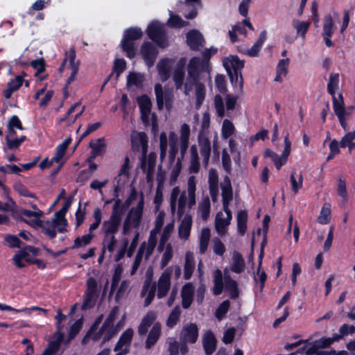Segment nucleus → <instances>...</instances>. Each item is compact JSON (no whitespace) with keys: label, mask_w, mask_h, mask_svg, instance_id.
<instances>
[{"label":"nucleus","mask_w":355,"mask_h":355,"mask_svg":"<svg viewBox=\"0 0 355 355\" xmlns=\"http://www.w3.org/2000/svg\"><path fill=\"white\" fill-rule=\"evenodd\" d=\"M71 200L70 199H67L64 200V202L62 207V208L57 212L55 213L53 217L55 218L61 225H67V220L64 218L65 214L71 206Z\"/></svg>","instance_id":"nucleus-45"},{"label":"nucleus","mask_w":355,"mask_h":355,"mask_svg":"<svg viewBox=\"0 0 355 355\" xmlns=\"http://www.w3.org/2000/svg\"><path fill=\"white\" fill-rule=\"evenodd\" d=\"M234 132V124L228 119H225L222 125V136L227 139L230 137Z\"/></svg>","instance_id":"nucleus-58"},{"label":"nucleus","mask_w":355,"mask_h":355,"mask_svg":"<svg viewBox=\"0 0 355 355\" xmlns=\"http://www.w3.org/2000/svg\"><path fill=\"white\" fill-rule=\"evenodd\" d=\"M333 108L335 114H336V112H339L345 119H348L354 110L353 105L345 107L342 94L338 95V100L334 99V107Z\"/></svg>","instance_id":"nucleus-17"},{"label":"nucleus","mask_w":355,"mask_h":355,"mask_svg":"<svg viewBox=\"0 0 355 355\" xmlns=\"http://www.w3.org/2000/svg\"><path fill=\"white\" fill-rule=\"evenodd\" d=\"M230 306V303L229 300L223 301L218 307L216 311V317L218 320H222L225 314L227 313Z\"/></svg>","instance_id":"nucleus-60"},{"label":"nucleus","mask_w":355,"mask_h":355,"mask_svg":"<svg viewBox=\"0 0 355 355\" xmlns=\"http://www.w3.org/2000/svg\"><path fill=\"white\" fill-rule=\"evenodd\" d=\"M223 65L227 72H237L241 71L244 67V62L239 60L237 56L232 55L223 61Z\"/></svg>","instance_id":"nucleus-22"},{"label":"nucleus","mask_w":355,"mask_h":355,"mask_svg":"<svg viewBox=\"0 0 355 355\" xmlns=\"http://www.w3.org/2000/svg\"><path fill=\"white\" fill-rule=\"evenodd\" d=\"M216 339L210 330L205 332L202 338V345L207 355H211L216 348Z\"/></svg>","instance_id":"nucleus-19"},{"label":"nucleus","mask_w":355,"mask_h":355,"mask_svg":"<svg viewBox=\"0 0 355 355\" xmlns=\"http://www.w3.org/2000/svg\"><path fill=\"white\" fill-rule=\"evenodd\" d=\"M134 331L132 329H126L121 336L118 343H116L114 351L117 352L124 349H128L130 345Z\"/></svg>","instance_id":"nucleus-24"},{"label":"nucleus","mask_w":355,"mask_h":355,"mask_svg":"<svg viewBox=\"0 0 355 355\" xmlns=\"http://www.w3.org/2000/svg\"><path fill=\"white\" fill-rule=\"evenodd\" d=\"M210 239V230L207 227L203 228L201 231L200 238V252L201 254H204L207 249V245L209 244Z\"/></svg>","instance_id":"nucleus-47"},{"label":"nucleus","mask_w":355,"mask_h":355,"mask_svg":"<svg viewBox=\"0 0 355 355\" xmlns=\"http://www.w3.org/2000/svg\"><path fill=\"white\" fill-rule=\"evenodd\" d=\"M222 190L223 205H230L233 199L232 187L228 176H225L220 184Z\"/></svg>","instance_id":"nucleus-21"},{"label":"nucleus","mask_w":355,"mask_h":355,"mask_svg":"<svg viewBox=\"0 0 355 355\" xmlns=\"http://www.w3.org/2000/svg\"><path fill=\"white\" fill-rule=\"evenodd\" d=\"M245 266L243 256L239 252L234 251L232 256L231 270L236 273H241L245 270Z\"/></svg>","instance_id":"nucleus-31"},{"label":"nucleus","mask_w":355,"mask_h":355,"mask_svg":"<svg viewBox=\"0 0 355 355\" xmlns=\"http://www.w3.org/2000/svg\"><path fill=\"white\" fill-rule=\"evenodd\" d=\"M63 338L64 334L62 333H59L56 340L51 341L49 343L48 347L44 350L41 355H55L60 349Z\"/></svg>","instance_id":"nucleus-37"},{"label":"nucleus","mask_w":355,"mask_h":355,"mask_svg":"<svg viewBox=\"0 0 355 355\" xmlns=\"http://www.w3.org/2000/svg\"><path fill=\"white\" fill-rule=\"evenodd\" d=\"M180 314L181 309L180 306L177 305L171 312L166 320V325L170 328H173L179 321Z\"/></svg>","instance_id":"nucleus-51"},{"label":"nucleus","mask_w":355,"mask_h":355,"mask_svg":"<svg viewBox=\"0 0 355 355\" xmlns=\"http://www.w3.org/2000/svg\"><path fill=\"white\" fill-rule=\"evenodd\" d=\"M40 223L39 225H41L43 229V232L45 234L49 236V238L53 239L56 236V232H64L65 229V225H61L60 221L57 220L55 218H52L51 220H46L43 224Z\"/></svg>","instance_id":"nucleus-8"},{"label":"nucleus","mask_w":355,"mask_h":355,"mask_svg":"<svg viewBox=\"0 0 355 355\" xmlns=\"http://www.w3.org/2000/svg\"><path fill=\"white\" fill-rule=\"evenodd\" d=\"M155 320V315L153 312L148 313L142 319L141 324L138 328V333L140 336H144L148 328L153 324Z\"/></svg>","instance_id":"nucleus-36"},{"label":"nucleus","mask_w":355,"mask_h":355,"mask_svg":"<svg viewBox=\"0 0 355 355\" xmlns=\"http://www.w3.org/2000/svg\"><path fill=\"white\" fill-rule=\"evenodd\" d=\"M195 268L194 258L191 252H187L185 256V263L184 268V277L185 279H189L192 276Z\"/></svg>","instance_id":"nucleus-38"},{"label":"nucleus","mask_w":355,"mask_h":355,"mask_svg":"<svg viewBox=\"0 0 355 355\" xmlns=\"http://www.w3.org/2000/svg\"><path fill=\"white\" fill-rule=\"evenodd\" d=\"M155 93L157 109L162 110L165 105L166 109L170 110L173 107L174 94L172 89L164 88L160 84L155 86Z\"/></svg>","instance_id":"nucleus-2"},{"label":"nucleus","mask_w":355,"mask_h":355,"mask_svg":"<svg viewBox=\"0 0 355 355\" xmlns=\"http://www.w3.org/2000/svg\"><path fill=\"white\" fill-rule=\"evenodd\" d=\"M295 171H292L291 174V182L292 185V190L294 193H297L298 190L302 188L303 184V176L302 173H300L298 176V180L295 178Z\"/></svg>","instance_id":"nucleus-62"},{"label":"nucleus","mask_w":355,"mask_h":355,"mask_svg":"<svg viewBox=\"0 0 355 355\" xmlns=\"http://www.w3.org/2000/svg\"><path fill=\"white\" fill-rule=\"evenodd\" d=\"M83 318L76 320L70 327L67 342L73 339L80 331L83 327Z\"/></svg>","instance_id":"nucleus-57"},{"label":"nucleus","mask_w":355,"mask_h":355,"mask_svg":"<svg viewBox=\"0 0 355 355\" xmlns=\"http://www.w3.org/2000/svg\"><path fill=\"white\" fill-rule=\"evenodd\" d=\"M23 78L22 76H17L14 79L11 80L7 85V88L5 89L3 95L4 97L7 99L10 98L12 94V93L22 85L23 83Z\"/></svg>","instance_id":"nucleus-32"},{"label":"nucleus","mask_w":355,"mask_h":355,"mask_svg":"<svg viewBox=\"0 0 355 355\" xmlns=\"http://www.w3.org/2000/svg\"><path fill=\"white\" fill-rule=\"evenodd\" d=\"M187 42L192 50H198L205 42L202 35L197 30H192L187 35Z\"/></svg>","instance_id":"nucleus-18"},{"label":"nucleus","mask_w":355,"mask_h":355,"mask_svg":"<svg viewBox=\"0 0 355 355\" xmlns=\"http://www.w3.org/2000/svg\"><path fill=\"white\" fill-rule=\"evenodd\" d=\"M182 159L177 158L173 164H171V171L170 175V184H173L180 175L182 168Z\"/></svg>","instance_id":"nucleus-49"},{"label":"nucleus","mask_w":355,"mask_h":355,"mask_svg":"<svg viewBox=\"0 0 355 355\" xmlns=\"http://www.w3.org/2000/svg\"><path fill=\"white\" fill-rule=\"evenodd\" d=\"M192 225V217L189 213H186L178 228L179 236L183 239H188Z\"/></svg>","instance_id":"nucleus-27"},{"label":"nucleus","mask_w":355,"mask_h":355,"mask_svg":"<svg viewBox=\"0 0 355 355\" xmlns=\"http://www.w3.org/2000/svg\"><path fill=\"white\" fill-rule=\"evenodd\" d=\"M198 337V328L195 323L186 324L180 332V340L182 343L193 344Z\"/></svg>","instance_id":"nucleus-11"},{"label":"nucleus","mask_w":355,"mask_h":355,"mask_svg":"<svg viewBox=\"0 0 355 355\" xmlns=\"http://www.w3.org/2000/svg\"><path fill=\"white\" fill-rule=\"evenodd\" d=\"M138 104L141 112L151 111L152 103L150 99L146 95L138 98Z\"/></svg>","instance_id":"nucleus-63"},{"label":"nucleus","mask_w":355,"mask_h":355,"mask_svg":"<svg viewBox=\"0 0 355 355\" xmlns=\"http://www.w3.org/2000/svg\"><path fill=\"white\" fill-rule=\"evenodd\" d=\"M161 332V326L159 324L156 323L153 325L152 329L148 334L146 340V347L150 349L157 341Z\"/></svg>","instance_id":"nucleus-34"},{"label":"nucleus","mask_w":355,"mask_h":355,"mask_svg":"<svg viewBox=\"0 0 355 355\" xmlns=\"http://www.w3.org/2000/svg\"><path fill=\"white\" fill-rule=\"evenodd\" d=\"M266 39V31H263L259 35V39L247 51V54L250 57H255L258 55L264 41Z\"/></svg>","instance_id":"nucleus-39"},{"label":"nucleus","mask_w":355,"mask_h":355,"mask_svg":"<svg viewBox=\"0 0 355 355\" xmlns=\"http://www.w3.org/2000/svg\"><path fill=\"white\" fill-rule=\"evenodd\" d=\"M139 137L140 139L141 144L143 148V155L141 159V168L144 173L146 174V181L148 184H153V173L150 171H146V152L147 146L146 135L144 132L139 133Z\"/></svg>","instance_id":"nucleus-14"},{"label":"nucleus","mask_w":355,"mask_h":355,"mask_svg":"<svg viewBox=\"0 0 355 355\" xmlns=\"http://www.w3.org/2000/svg\"><path fill=\"white\" fill-rule=\"evenodd\" d=\"M198 143L200 153L202 157V162L205 167H207L211 151V141L206 135L200 132L198 136Z\"/></svg>","instance_id":"nucleus-9"},{"label":"nucleus","mask_w":355,"mask_h":355,"mask_svg":"<svg viewBox=\"0 0 355 355\" xmlns=\"http://www.w3.org/2000/svg\"><path fill=\"white\" fill-rule=\"evenodd\" d=\"M178 200L177 214L180 218L185 214V207L188 200V193L183 191L180 193L179 187H176L172 189L170 197V207L173 214L176 209V202Z\"/></svg>","instance_id":"nucleus-3"},{"label":"nucleus","mask_w":355,"mask_h":355,"mask_svg":"<svg viewBox=\"0 0 355 355\" xmlns=\"http://www.w3.org/2000/svg\"><path fill=\"white\" fill-rule=\"evenodd\" d=\"M145 246H146V243H143L141 245V246L139 247V249L137 252L135 261L132 265L131 275H133L136 272L137 270L138 269V268L141 263V259L143 257V254H144V252L145 250Z\"/></svg>","instance_id":"nucleus-61"},{"label":"nucleus","mask_w":355,"mask_h":355,"mask_svg":"<svg viewBox=\"0 0 355 355\" xmlns=\"http://www.w3.org/2000/svg\"><path fill=\"white\" fill-rule=\"evenodd\" d=\"M168 146L167 136L164 132H161L159 135V148L160 153L159 157L161 161H163L166 155V150Z\"/></svg>","instance_id":"nucleus-55"},{"label":"nucleus","mask_w":355,"mask_h":355,"mask_svg":"<svg viewBox=\"0 0 355 355\" xmlns=\"http://www.w3.org/2000/svg\"><path fill=\"white\" fill-rule=\"evenodd\" d=\"M157 53L156 48L151 42H146L141 47V54L148 67L154 64Z\"/></svg>","instance_id":"nucleus-13"},{"label":"nucleus","mask_w":355,"mask_h":355,"mask_svg":"<svg viewBox=\"0 0 355 355\" xmlns=\"http://www.w3.org/2000/svg\"><path fill=\"white\" fill-rule=\"evenodd\" d=\"M170 18L167 21V24L173 28H182L189 25V22L184 21L179 15H174L172 11H169Z\"/></svg>","instance_id":"nucleus-44"},{"label":"nucleus","mask_w":355,"mask_h":355,"mask_svg":"<svg viewBox=\"0 0 355 355\" xmlns=\"http://www.w3.org/2000/svg\"><path fill=\"white\" fill-rule=\"evenodd\" d=\"M333 17L331 15H327L323 19V31L322 35L331 36L335 28Z\"/></svg>","instance_id":"nucleus-48"},{"label":"nucleus","mask_w":355,"mask_h":355,"mask_svg":"<svg viewBox=\"0 0 355 355\" xmlns=\"http://www.w3.org/2000/svg\"><path fill=\"white\" fill-rule=\"evenodd\" d=\"M331 218V209L329 204H324L322 207L320 215L318 217V222L324 225L329 222Z\"/></svg>","instance_id":"nucleus-52"},{"label":"nucleus","mask_w":355,"mask_h":355,"mask_svg":"<svg viewBox=\"0 0 355 355\" xmlns=\"http://www.w3.org/2000/svg\"><path fill=\"white\" fill-rule=\"evenodd\" d=\"M200 76L195 80V81H191L190 83H188V77L186 79L184 83V94L185 95H189L193 89V86L195 85L196 87V109H199L202 104L205 97V87L203 84L199 82Z\"/></svg>","instance_id":"nucleus-7"},{"label":"nucleus","mask_w":355,"mask_h":355,"mask_svg":"<svg viewBox=\"0 0 355 355\" xmlns=\"http://www.w3.org/2000/svg\"><path fill=\"white\" fill-rule=\"evenodd\" d=\"M331 341L329 338H322L309 343L300 350L302 352L306 349V355H329L331 352L323 351L322 349L329 347L331 345Z\"/></svg>","instance_id":"nucleus-6"},{"label":"nucleus","mask_w":355,"mask_h":355,"mask_svg":"<svg viewBox=\"0 0 355 355\" xmlns=\"http://www.w3.org/2000/svg\"><path fill=\"white\" fill-rule=\"evenodd\" d=\"M19 213L21 215L32 218L31 222L35 225H40L41 223L39 218L42 215V211L40 209H37V211H31L26 209H20Z\"/></svg>","instance_id":"nucleus-46"},{"label":"nucleus","mask_w":355,"mask_h":355,"mask_svg":"<svg viewBox=\"0 0 355 355\" xmlns=\"http://www.w3.org/2000/svg\"><path fill=\"white\" fill-rule=\"evenodd\" d=\"M194 287L191 283H187L182 289V305L184 309H188L193 301Z\"/></svg>","instance_id":"nucleus-23"},{"label":"nucleus","mask_w":355,"mask_h":355,"mask_svg":"<svg viewBox=\"0 0 355 355\" xmlns=\"http://www.w3.org/2000/svg\"><path fill=\"white\" fill-rule=\"evenodd\" d=\"M171 272L166 270L160 276L158 281V298H162L167 294L171 286Z\"/></svg>","instance_id":"nucleus-16"},{"label":"nucleus","mask_w":355,"mask_h":355,"mask_svg":"<svg viewBox=\"0 0 355 355\" xmlns=\"http://www.w3.org/2000/svg\"><path fill=\"white\" fill-rule=\"evenodd\" d=\"M26 136H21L19 138L13 137L6 140L8 149L14 150L17 148L25 140Z\"/></svg>","instance_id":"nucleus-64"},{"label":"nucleus","mask_w":355,"mask_h":355,"mask_svg":"<svg viewBox=\"0 0 355 355\" xmlns=\"http://www.w3.org/2000/svg\"><path fill=\"white\" fill-rule=\"evenodd\" d=\"M71 139L67 138L64 139L60 144L56 148V152L54 157H52V160H55V162L60 163L63 158L65 151L70 144Z\"/></svg>","instance_id":"nucleus-40"},{"label":"nucleus","mask_w":355,"mask_h":355,"mask_svg":"<svg viewBox=\"0 0 355 355\" xmlns=\"http://www.w3.org/2000/svg\"><path fill=\"white\" fill-rule=\"evenodd\" d=\"M217 52V49L214 48H210L205 49L202 53V59L200 60L198 57L192 58L187 66L188 72V83L191 81L193 82L198 77L200 76V72L206 71L208 73L210 72V66L209 60L211 55L215 54Z\"/></svg>","instance_id":"nucleus-1"},{"label":"nucleus","mask_w":355,"mask_h":355,"mask_svg":"<svg viewBox=\"0 0 355 355\" xmlns=\"http://www.w3.org/2000/svg\"><path fill=\"white\" fill-rule=\"evenodd\" d=\"M146 32L148 37L159 47L165 48L168 46L165 28L158 21L149 24Z\"/></svg>","instance_id":"nucleus-5"},{"label":"nucleus","mask_w":355,"mask_h":355,"mask_svg":"<svg viewBox=\"0 0 355 355\" xmlns=\"http://www.w3.org/2000/svg\"><path fill=\"white\" fill-rule=\"evenodd\" d=\"M210 206V200L208 196L205 197L198 204V211L204 220H207L209 216Z\"/></svg>","instance_id":"nucleus-43"},{"label":"nucleus","mask_w":355,"mask_h":355,"mask_svg":"<svg viewBox=\"0 0 355 355\" xmlns=\"http://www.w3.org/2000/svg\"><path fill=\"white\" fill-rule=\"evenodd\" d=\"M106 143L104 138H99L90 141V159L101 156L106 149Z\"/></svg>","instance_id":"nucleus-20"},{"label":"nucleus","mask_w":355,"mask_h":355,"mask_svg":"<svg viewBox=\"0 0 355 355\" xmlns=\"http://www.w3.org/2000/svg\"><path fill=\"white\" fill-rule=\"evenodd\" d=\"M222 216L223 214L218 212L216 216L215 220V228L217 232L220 235L225 234L226 228L230 223L228 220L223 218Z\"/></svg>","instance_id":"nucleus-41"},{"label":"nucleus","mask_w":355,"mask_h":355,"mask_svg":"<svg viewBox=\"0 0 355 355\" xmlns=\"http://www.w3.org/2000/svg\"><path fill=\"white\" fill-rule=\"evenodd\" d=\"M75 58H76V52L74 48L71 47L69 49L68 51L66 52V58L64 60L62 63L60 70H62L64 66L66 64L67 62H69V66L70 68L77 67V65L75 64Z\"/></svg>","instance_id":"nucleus-54"},{"label":"nucleus","mask_w":355,"mask_h":355,"mask_svg":"<svg viewBox=\"0 0 355 355\" xmlns=\"http://www.w3.org/2000/svg\"><path fill=\"white\" fill-rule=\"evenodd\" d=\"M196 178L194 176L189 177L187 182V193H188V207L191 209L196 203Z\"/></svg>","instance_id":"nucleus-30"},{"label":"nucleus","mask_w":355,"mask_h":355,"mask_svg":"<svg viewBox=\"0 0 355 355\" xmlns=\"http://www.w3.org/2000/svg\"><path fill=\"white\" fill-rule=\"evenodd\" d=\"M142 35L143 33L140 28H130L125 31L121 46L128 57H135L134 40L141 38Z\"/></svg>","instance_id":"nucleus-4"},{"label":"nucleus","mask_w":355,"mask_h":355,"mask_svg":"<svg viewBox=\"0 0 355 355\" xmlns=\"http://www.w3.org/2000/svg\"><path fill=\"white\" fill-rule=\"evenodd\" d=\"M337 193L343 198V204L348 200L346 182L342 178H339L338 180Z\"/></svg>","instance_id":"nucleus-53"},{"label":"nucleus","mask_w":355,"mask_h":355,"mask_svg":"<svg viewBox=\"0 0 355 355\" xmlns=\"http://www.w3.org/2000/svg\"><path fill=\"white\" fill-rule=\"evenodd\" d=\"M157 68L162 82L166 81L171 75V67L168 59L161 60L157 65Z\"/></svg>","instance_id":"nucleus-28"},{"label":"nucleus","mask_w":355,"mask_h":355,"mask_svg":"<svg viewBox=\"0 0 355 355\" xmlns=\"http://www.w3.org/2000/svg\"><path fill=\"white\" fill-rule=\"evenodd\" d=\"M150 281L151 277H149L145 281L144 285L143 286L142 294H144V292H146L149 289L147 297L144 300V306H148L151 303L156 292V283L154 282L152 286H150Z\"/></svg>","instance_id":"nucleus-35"},{"label":"nucleus","mask_w":355,"mask_h":355,"mask_svg":"<svg viewBox=\"0 0 355 355\" xmlns=\"http://www.w3.org/2000/svg\"><path fill=\"white\" fill-rule=\"evenodd\" d=\"M191 160L189 166V172L191 173H197L200 169V161L198 153V148L196 145H192L190 148Z\"/></svg>","instance_id":"nucleus-33"},{"label":"nucleus","mask_w":355,"mask_h":355,"mask_svg":"<svg viewBox=\"0 0 355 355\" xmlns=\"http://www.w3.org/2000/svg\"><path fill=\"white\" fill-rule=\"evenodd\" d=\"M121 222V217L110 216L107 220H105L103 223V231L105 236H114L117 232Z\"/></svg>","instance_id":"nucleus-15"},{"label":"nucleus","mask_w":355,"mask_h":355,"mask_svg":"<svg viewBox=\"0 0 355 355\" xmlns=\"http://www.w3.org/2000/svg\"><path fill=\"white\" fill-rule=\"evenodd\" d=\"M217 275L214 277V294L216 295H220L223 289V282L221 271L218 270L216 271Z\"/></svg>","instance_id":"nucleus-56"},{"label":"nucleus","mask_w":355,"mask_h":355,"mask_svg":"<svg viewBox=\"0 0 355 355\" xmlns=\"http://www.w3.org/2000/svg\"><path fill=\"white\" fill-rule=\"evenodd\" d=\"M173 227L174 225L173 223H168L164 227L157 247V250L159 252H162L164 250V245L169 239L170 234L173 230Z\"/></svg>","instance_id":"nucleus-42"},{"label":"nucleus","mask_w":355,"mask_h":355,"mask_svg":"<svg viewBox=\"0 0 355 355\" xmlns=\"http://www.w3.org/2000/svg\"><path fill=\"white\" fill-rule=\"evenodd\" d=\"M184 62L180 60L173 73V80L175 83L176 89H180L183 85L184 80Z\"/></svg>","instance_id":"nucleus-26"},{"label":"nucleus","mask_w":355,"mask_h":355,"mask_svg":"<svg viewBox=\"0 0 355 355\" xmlns=\"http://www.w3.org/2000/svg\"><path fill=\"white\" fill-rule=\"evenodd\" d=\"M144 205V196L143 193L140 194V200L136 206V207H132L127 216V218L131 221L132 225L134 227H137L141 222L143 214Z\"/></svg>","instance_id":"nucleus-12"},{"label":"nucleus","mask_w":355,"mask_h":355,"mask_svg":"<svg viewBox=\"0 0 355 355\" xmlns=\"http://www.w3.org/2000/svg\"><path fill=\"white\" fill-rule=\"evenodd\" d=\"M224 281L225 288L230 293L231 298L236 299L238 297L239 295V291L237 283L230 277L227 270H224Z\"/></svg>","instance_id":"nucleus-25"},{"label":"nucleus","mask_w":355,"mask_h":355,"mask_svg":"<svg viewBox=\"0 0 355 355\" xmlns=\"http://www.w3.org/2000/svg\"><path fill=\"white\" fill-rule=\"evenodd\" d=\"M230 76L231 83L234 85L236 92L238 94H243V79L242 77L241 71L237 72H227Z\"/></svg>","instance_id":"nucleus-29"},{"label":"nucleus","mask_w":355,"mask_h":355,"mask_svg":"<svg viewBox=\"0 0 355 355\" xmlns=\"http://www.w3.org/2000/svg\"><path fill=\"white\" fill-rule=\"evenodd\" d=\"M96 323L97 322L90 328V338H92V339L94 340H97L102 336H103L102 343H105V342L110 340L118 333V329L114 328V325H107L105 327L103 324L99 331L92 336L93 331L96 327Z\"/></svg>","instance_id":"nucleus-10"},{"label":"nucleus","mask_w":355,"mask_h":355,"mask_svg":"<svg viewBox=\"0 0 355 355\" xmlns=\"http://www.w3.org/2000/svg\"><path fill=\"white\" fill-rule=\"evenodd\" d=\"M158 233H155L154 231H150L149 238L148 239V243L146 244L145 250L146 251V259H148L153 253L155 245L157 244V234Z\"/></svg>","instance_id":"nucleus-50"},{"label":"nucleus","mask_w":355,"mask_h":355,"mask_svg":"<svg viewBox=\"0 0 355 355\" xmlns=\"http://www.w3.org/2000/svg\"><path fill=\"white\" fill-rule=\"evenodd\" d=\"M214 107L217 115L222 118L225 114V106L223 98L220 95H216L214 97Z\"/></svg>","instance_id":"nucleus-59"}]
</instances>
